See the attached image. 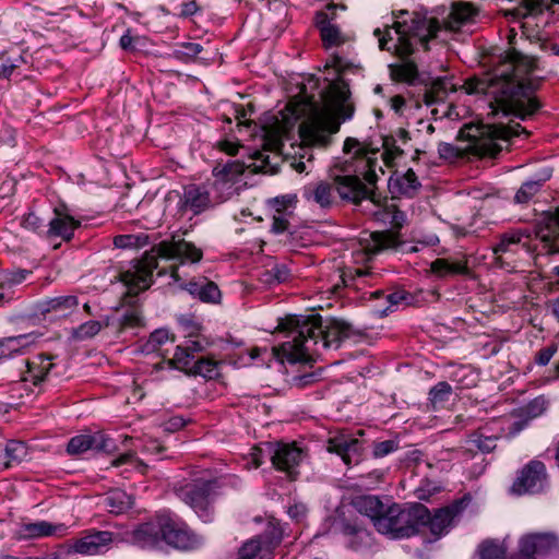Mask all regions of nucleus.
<instances>
[{
    "instance_id": "f257e3e1",
    "label": "nucleus",
    "mask_w": 559,
    "mask_h": 559,
    "mask_svg": "<svg viewBox=\"0 0 559 559\" xmlns=\"http://www.w3.org/2000/svg\"><path fill=\"white\" fill-rule=\"evenodd\" d=\"M507 59L491 73L483 78L466 80L462 86L466 94H484L490 100L492 114L514 116L522 120L535 114L539 104L531 94L537 88V82L532 79L536 68L535 59L520 52L513 41L516 34L511 31Z\"/></svg>"
},
{
    "instance_id": "f03ea898",
    "label": "nucleus",
    "mask_w": 559,
    "mask_h": 559,
    "mask_svg": "<svg viewBox=\"0 0 559 559\" xmlns=\"http://www.w3.org/2000/svg\"><path fill=\"white\" fill-rule=\"evenodd\" d=\"M287 332L288 341L280 348L273 347L272 355L286 358L289 362H311L321 349L338 348L349 337L350 326L343 321L328 320L324 324L318 314L287 316L277 326Z\"/></svg>"
},
{
    "instance_id": "7ed1b4c3",
    "label": "nucleus",
    "mask_w": 559,
    "mask_h": 559,
    "mask_svg": "<svg viewBox=\"0 0 559 559\" xmlns=\"http://www.w3.org/2000/svg\"><path fill=\"white\" fill-rule=\"evenodd\" d=\"M202 255L201 249L183 239L162 241L141 260L132 262L127 270L121 271L118 277L130 295H136L151 286L153 271L157 267V258L177 260L182 264L199 262Z\"/></svg>"
},
{
    "instance_id": "20e7f679",
    "label": "nucleus",
    "mask_w": 559,
    "mask_h": 559,
    "mask_svg": "<svg viewBox=\"0 0 559 559\" xmlns=\"http://www.w3.org/2000/svg\"><path fill=\"white\" fill-rule=\"evenodd\" d=\"M439 31L440 24L433 17L417 16L412 20L411 25L400 22L394 23L397 41L393 48L402 61L389 66L390 76L393 81L412 84L416 80L418 75L417 66L407 59L414 51L412 40L418 39L419 43L426 45L429 39L437 36Z\"/></svg>"
},
{
    "instance_id": "39448f33",
    "label": "nucleus",
    "mask_w": 559,
    "mask_h": 559,
    "mask_svg": "<svg viewBox=\"0 0 559 559\" xmlns=\"http://www.w3.org/2000/svg\"><path fill=\"white\" fill-rule=\"evenodd\" d=\"M348 97L349 92L345 87H332L331 111L322 112L300 124V138L306 145L325 146L330 136L338 131L341 122L353 117L354 106Z\"/></svg>"
},
{
    "instance_id": "423d86ee",
    "label": "nucleus",
    "mask_w": 559,
    "mask_h": 559,
    "mask_svg": "<svg viewBox=\"0 0 559 559\" xmlns=\"http://www.w3.org/2000/svg\"><path fill=\"white\" fill-rule=\"evenodd\" d=\"M159 535L168 545L179 549H195L203 544L201 536L171 519H160L157 525L153 523L142 524L134 531L132 540L142 547H148L157 543Z\"/></svg>"
},
{
    "instance_id": "0eeeda50",
    "label": "nucleus",
    "mask_w": 559,
    "mask_h": 559,
    "mask_svg": "<svg viewBox=\"0 0 559 559\" xmlns=\"http://www.w3.org/2000/svg\"><path fill=\"white\" fill-rule=\"evenodd\" d=\"M426 519V507L423 504L408 509L392 504L386 508L380 519L376 520L374 527L380 534L388 535L390 538H407L420 533V522Z\"/></svg>"
},
{
    "instance_id": "6e6552de",
    "label": "nucleus",
    "mask_w": 559,
    "mask_h": 559,
    "mask_svg": "<svg viewBox=\"0 0 559 559\" xmlns=\"http://www.w3.org/2000/svg\"><path fill=\"white\" fill-rule=\"evenodd\" d=\"M178 498L188 504L203 522L213 520V484L210 481L189 483L176 491Z\"/></svg>"
},
{
    "instance_id": "1a4fd4ad",
    "label": "nucleus",
    "mask_w": 559,
    "mask_h": 559,
    "mask_svg": "<svg viewBox=\"0 0 559 559\" xmlns=\"http://www.w3.org/2000/svg\"><path fill=\"white\" fill-rule=\"evenodd\" d=\"M122 540L119 534L108 531L90 530L80 538L72 540L69 550L83 556H96L106 552L110 546Z\"/></svg>"
},
{
    "instance_id": "9d476101",
    "label": "nucleus",
    "mask_w": 559,
    "mask_h": 559,
    "mask_svg": "<svg viewBox=\"0 0 559 559\" xmlns=\"http://www.w3.org/2000/svg\"><path fill=\"white\" fill-rule=\"evenodd\" d=\"M361 251L356 252V261H369L373 255L389 249L399 250L403 242L399 231L383 230L365 234L360 238Z\"/></svg>"
},
{
    "instance_id": "9b49d317",
    "label": "nucleus",
    "mask_w": 559,
    "mask_h": 559,
    "mask_svg": "<svg viewBox=\"0 0 559 559\" xmlns=\"http://www.w3.org/2000/svg\"><path fill=\"white\" fill-rule=\"evenodd\" d=\"M283 531L281 527L271 525L266 536H258L249 539L239 549V556L246 559H270L272 549L281 542Z\"/></svg>"
},
{
    "instance_id": "f8f14e48",
    "label": "nucleus",
    "mask_w": 559,
    "mask_h": 559,
    "mask_svg": "<svg viewBox=\"0 0 559 559\" xmlns=\"http://www.w3.org/2000/svg\"><path fill=\"white\" fill-rule=\"evenodd\" d=\"M546 467L540 461H531L512 485V491L518 495L533 493L543 489L546 483Z\"/></svg>"
},
{
    "instance_id": "ddd939ff",
    "label": "nucleus",
    "mask_w": 559,
    "mask_h": 559,
    "mask_svg": "<svg viewBox=\"0 0 559 559\" xmlns=\"http://www.w3.org/2000/svg\"><path fill=\"white\" fill-rule=\"evenodd\" d=\"M304 457L302 449L297 447L296 443H277L272 449L271 461L276 469L295 478L298 474L297 468Z\"/></svg>"
},
{
    "instance_id": "4468645a",
    "label": "nucleus",
    "mask_w": 559,
    "mask_h": 559,
    "mask_svg": "<svg viewBox=\"0 0 559 559\" xmlns=\"http://www.w3.org/2000/svg\"><path fill=\"white\" fill-rule=\"evenodd\" d=\"M474 134H468L473 139L484 138L488 139L490 143L488 144V153L493 155L500 148L497 146L493 141L496 140H509L513 136H519L521 133L527 134L526 130L521 127L520 123H513V124H502V123H487L483 124L479 128H475ZM487 145V143H484V146Z\"/></svg>"
},
{
    "instance_id": "2eb2a0df",
    "label": "nucleus",
    "mask_w": 559,
    "mask_h": 559,
    "mask_svg": "<svg viewBox=\"0 0 559 559\" xmlns=\"http://www.w3.org/2000/svg\"><path fill=\"white\" fill-rule=\"evenodd\" d=\"M333 183L340 198L343 200L358 204L369 198L371 201L377 202L376 194L367 188L358 176H335Z\"/></svg>"
},
{
    "instance_id": "dca6fc26",
    "label": "nucleus",
    "mask_w": 559,
    "mask_h": 559,
    "mask_svg": "<svg viewBox=\"0 0 559 559\" xmlns=\"http://www.w3.org/2000/svg\"><path fill=\"white\" fill-rule=\"evenodd\" d=\"M328 451L340 455L347 465L357 464L361 460L362 442L350 435L340 433L328 440Z\"/></svg>"
},
{
    "instance_id": "f3484780",
    "label": "nucleus",
    "mask_w": 559,
    "mask_h": 559,
    "mask_svg": "<svg viewBox=\"0 0 559 559\" xmlns=\"http://www.w3.org/2000/svg\"><path fill=\"white\" fill-rule=\"evenodd\" d=\"M558 539L548 533L527 534L520 539L519 552L524 559H531L534 555H543L556 549Z\"/></svg>"
},
{
    "instance_id": "a211bd4d",
    "label": "nucleus",
    "mask_w": 559,
    "mask_h": 559,
    "mask_svg": "<svg viewBox=\"0 0 559 559\" xmlns=\"http://www.w3.org/2000/svg\"><path fill=\"white\" fill-rule=\"evenodd\" d=\"M111 440L102 432L82 433L70 439L67 451L71 455H80L88 450L106 451L114 450Z\"/></svg>"
},
{
    "instance_id": "6ab92c4d",
    "label": "nucleus",
    "mask_w": 559,
    "mask_h": 559,
    "mask_svg": "<svg viewBox=\"0 0 559 559\" xmlns=\"http://www.w3.org/2000/svg\"><path fill=\"white\" fill-rule=\"evenodd\" d=\"M461 511V503H455L451 507L439 509L432 516L426 508L427 519L420 522V532L424 528H429L433 535V540L447 534L452 524L454 516Z\"/></svg>"
},
{
    "instance_id": "aec40b11",
    "label": "nucleus",
    "mask_w": 559,
    "mask_h": 559,
    "mask_svg": "<svg viewBox=\"0 0 559 559\" xmlns=\"http://www.w3.org/2000/svg\"><path fill=\"white\" fill-rule=\"evenodd\" d=\"M336 9L345 10V7L332 4L326 8V11L317 14V25L320 28L321 38L326 48L340 46L345 41L344 35L332 23Z\"/></svg>"
},
{
    "instance_id": "412c9836",
    "label": "nucleus",
    "mask_w": 559,
    "mask_h": 559,
    "mask_svg": "<svg viewBox=\"0 0 559 559\" xmlns=\"http://www.w3.org/2000/svg\"><path fill=\"white\" fill-rule=\"evenodd\" d=\"M69 532V526L63 523L52 524L47 521H38L34 523H23L19 528L20 538H41V537H62Z\"/></svg>"
},
{
    "instance_id": "4be33fe9",
    "label": "nucleus",
    "mask_w": 559,
    "mask_h": 559,
    "mask_svg": "<svg viewBox=\"0 0 559 559\" xmlns=\"http://www.w3.org/2000/svg\"><path fill=\"white\" fill-rule=\"evenodd\" d=\"M245 171V164L238 160H228L225 164H217L213 168L215 177L214 185L217 189H229L235 185Z\"/></svg>"
},
{
    "instance_id": "5701e85b",
    "label": "nucleus",
    "mask_w": 559,
    "mask_h": 559,
    "mask_svg": "<svg viewBox=\"0 0 559 559\" xmlns=\"http://www.w3.org/2000/svg\"><path fill=\"white\" fill-rule=\"evenodd\" d=\"M302 198L321 209H329L334 203L333 186L326 181H317L304 187Z\"/></svg>"
},
{
    "instance_id": "b1692460",
    "label": "nucleus",
    "mask_w": 559,
    "mask_h": 559,
    "mask_svg": "<svg viewBox=\"0 0 559 559\" xmlns=\"http://www.w3.org/2000/svg\"><path fill=\"white\" fill-rule=\"evenodd\" d=\"M536 237L546 243L550 252H559V212L546 215L537 225Z\"/></svg>"
},
{
    "instance_id": "393cba45",
    "label": "nucleus",
    "mask_w": 559,
    "mask_h": 559,
    "mask_svg": "<svg viewBox=\"0 0 559 559\" xmlns=\"http://www.w3.org/2000/svg\"><path fill=\"white\" fill-rule=\"evenodd\" d=\"M185 288L190 295L203 302L217 304L222 298L218 286L205 277L190 281Z\"/></svg>"
},
{
    "instance_id": "a878e982",
    "label": "nucleus",
    "mask_w": 559,
    "mask_h": 559,
    "mask_svg": "<svg viewBox=\"0 0 559 559\" xmlns=\"http://www.w3.org/2000/svg\"><path fill=\"white\" fill-rule=\"evenodd\" d=\"M37 336L23 334L7 337L0 341V360L11 358L16 354H24L27 348L35 344Z\"/></svg>"
},
{
    "instance_id": "bb28decb",
    "label": "nucleus",
    "mask_w": 559,
    "mask_h": 559,
    "mask_svg": "<svg viewBox=\"0 0 559 559\" xmlns=\"http://www.w3.org/2000/svg\"><path fill=\"white\" fill-rule=\"evenodd\" d=\"M420 188V182L413 169L403 174H395L389 180V189L393 194L413 197Z\"/></svg>"
},
{
    "instance_id": "cd10ccee",
    "label": "nucleus",
    "mask_w": 559,
    "mask_h": 559,
    "mask_svg": "<svg viewBox=\"0 0 559 559\" xmlns=\"http://www.w3.org/2000/svg\"><path fill=\"white\" fill-rule=\"evenodd\" d=\"M79 223L68 214L55 210V217L49 222V228L46 231L47 237H61L63 240H70Z\"/></svg>"
},
{
    "instance_id": "c85d7f7f",
    "label": "nucleus",
    "mask_w": 559,
    "mask_h": 559,
    "mask_svg": "<svg viewBox=\"0 0 559 559\" xmlns=\"http://www.w3.org/2000/svg\"><path fill=\"white\" fill-rule=\"evenodd\" d=\"M50 360L51 357L43 354L37 355L31 360H27V370L23 377V380L31 381L35 385L39 384L52 367V362Z\"/></svg>"
},
{
    "instance_id": "c756f323",
    "label": "nucleus",
    "mask_w": 559,
    "mask_h": 559,
    "mask_svg": "<svg viewBox=\"0 0 559 559\" xmlns=\"http://www.w3.org/2000/svg\"><path fill=\"white\" fill-rule=\"evenodd\" d=\"M475 15L476 9L473 4L468 2L453 3L447 25L452 31L459 29L462 24L469 22Z\"/></svg>"
},
{
    "instance_id": "7c9ffc66",
    "label": "nucleus",
    "mask_w": 559,
    "mask_h": 559,
    "mask_svg": "<svg viewBox=\"0 0 559 559\" xmlns=\"http://www.w3.org/2000/svg\"><path fill=\"white\" fill-rule=\"evenodd\" d=\"M79 306L75 296H59L50 298L43 304V312H56L60 316H67Z\"/></svg>"
},
{
    "instance_id": "2f4dec72",
    "label": "nucleus",
    "mask_w": 559,
    "mask_h": 559,
    "mask_svg": "<svg viewBox=\"0 0 559 559\" xmlns=\"http://www.w3.org/2000/svg\"><path fill=\"white\" fill-rule=\"evenodd\" d=\"M454 84L448 80L438 78L435 80L430 86V88L425 93V103L427 105H432L439 102H443L449 92H453Z\"/></svg>"
},
{
    "instance_id": "473e14b6",
    "label": "nucleus",
    "mask_w": 559,
    "mask_h": 559,
    "mask_svg": "<svg viewBox=\"0 0 559 559\" xmlns=\"http://www.w3.org/2000/svg\"><path fill=\"white\" fill-rule=\"evenodd\" d=\"M522 239L520 231H511L501 235L499 242L493 247L496 263L502 266L501 254L514 252Z\"/></svg>"
},
{
    "instance_id": "72a5a7b5",
    "label": "nucleus",
    "mask_w": 559,
    "mask_h": 559,
    "mask_svg": "<svg viewBox=\"0 0 559 559\" xmlns=\"http://www.w3.org/2000/svg\"><path fill=\"white\" fill-rule=\"evenodd\" d=\"M131 497L122 490H112L105 498V506L110 513L120 514L132 507Z\"/></svg>"
},
{
    "instance_id": "f704fd0d",
    "label": "nucleus",
    "mask_w": 559,
    "mask_h": 559,
    "mask_svg": "<svg viewBox=\"0 0 559 559\" xmlns=\"http://www.w3.org/2000/svg\"><path fill=\"white\" fill-rule=\"evenodd\" d=\"M358 508L359 511L369 516L373 523L376 520L380 519L386 510L381 500L376 496H365L360 498Z\"/></svg>"
},
{
    "instance_id": "c9c22d12",
    "label": "nucleus",
    "mask_w": 559,
    "mask_h": 559,
    "mask_svg": "<svg viewBox=\"0 0 559 559\" xmlns=\"http://www.w3.org/2000/svg\"><path fill=\"white\" fill-rule=\"evenodd\" d=\"M186 204L194 212H200L210 203L209 193L197 186H190L185 191Z\"/></svg>"
},
{
    "instance_id": "e433bc0d",
    "label": "nucleus",
    "mask_w": 559,
    "mask_h": 559,
    "mask_svg": "<svg viewBox=\"0 0 559 559\" xmlns=\"http://www.w3.org/2000/svg\"><path fill=\"white\" fill-rule=\"evenodd\" d=\"M468 449H477L481 452H490L497 445V437L486 436L483 431L475 432L467 439Z\"/></svg>"
},
{
    "instance_id": "4c0bfd02",
    "label": "nucleus",
    "mask_w": 559,
    "mask_h": 559,
    "mask_svg": "<svg viewBox=\"0 0 559 559\" xmlns=\"http://www.w3.org/2000/svg\"><path fill=\"white\" fill-rule=\"evenodd\" d=\"M452 388L448 382H438L429 392V401L435 409L441 407L450 400Z\"/></svg>"
},
{
    "instance_id": "58836bf2",
    "label": "nucleus",
    "mask_w": 559,
    "mask_h": 559,
    "mask_svg": "<svg viewBox=\"0 0 559 559\" xmlns=\"http://www.w3.org/2000/svg\"><path fill=\"white\" fill-rule=\"evenodd\" d=\"M431 271L439 275L445 276L448 274H462L466 271V266L462 263H451L445 259H437L431 263Z\"/></svg>"
},
{
    "instance_id": "ea45409f",
    "label": "nucleus",
    "mask_w": 559,
    "mask_h": 559,
    "mask_svg": "<svg viewBox=\"0 0 559 559\" xmlns=\"http://www.w3.org/2000/svg\"><path fill=\"white\" fill-rule=\"evenodd\" d=\"M191 349L193 352H198L201 349V346L197 342H193V347L177 346L176 352L174 354V359H173L175 365L177 366V368L185 369V368H189L191 366L192 359H193V356L190 353Z\"/></svg>"
},
{
    "instance_id": "a19ab883",
    "label": "nucleus",
    "mask_w": 559,
    "mask_h": 559,
    "mask_svg": "<svg viewBox=\"0 0 559 559\" xmlns=\"http://www.w3.org/2000/svg\"><path fill=\"white\" fill-rule=\"evenodd\" d=\"M193 370L197 374L206 379H215L218 374V364L209 358H201L193 364Z\"/></svg>"
},
{
    "instance_id": "79ce46f5",
    "label": "nucleus",
    "mask_w": 559,
    "mask_h": 559,
    "mask_svg": "<svg viewBox=\"0 0 559 559\" xmlns=\"http://www.w3.org/2000/svg\"><path fill=\"white\" fill-rule=\"evenodd\" d=\"M383 159L386 165H391L397 157L403 154V150L396 144L394 136H384L382 140Z\"/></svg>"
},
{
    "instance_id": "37998d69",
    "label": "nucleus",
    "mask_w": 559,
    "mask_h": 559,
    "mask_svg": "<svg viewBox=\"0 0 559 559\" xmlns=\"http://www.w3.org/2000/svg\"><path fill=\"white\" fill-rule=\"evenodd\" d=\"M108 322L105 323L107 325ZM104 326L100 321L92 320L82 323L75 331L74 336L79 340L90 338L95 336Z\"/></svg>"
},
{
    "instance_id": "c03bdc74",
    "label": "nucleus",
    "mask_w": 559,
    "mask_h": 559,
    "mask_svg": "<svg viewBox=\"0 0 559 559\" xmlns=\"http://www.w3.org/2000/svg\"><path fill=\"white\" fill-rule=\"evenodd\" d=\"M169 341V332L166 329H157L151 333L147 342L144 345L146 352H155L163 344Z\"/></svg>"
},
{
    "instance_id": "a18cd8bd",
    "label": "nucleus",
    "mask_w": 559,
    "mask_h": 559,
    "mask_svg": "<svg viewBox=\"0 0 559 559\" xmlns=\"http://www.w3.org/2000/svg\"><path fill=\"white\" fill-rule=\"evenodd\" d=\"M539 181H527L518 190L514 200L516 203H526L539 191Z\"/></svg>"
},
{
    "instance_id": "49530a36",
    "label": "nucleus",
    "mask_w": 559,
    "mask_h": 559,
    "mask_svg": "<svg viewBox=\"0 0 559 559\" xmlns=\"http://www.w3.org/2000/svg\"><path fill=\"white\" fill-rule=\"evenodd\" d=\"M385 214L388 215V219L390 224L395 229H400L406 223V215L404 212L397 210L394 204H390L385 206Z\"/></svg>"
},
{
    "instance_id": "de8ad7c7",
    "label": "nucleus",
    "mask_w": 559,
    "mask_h": 559,
    "mask_svg": "<svg viewBox=\"0 0 559 559\" xmlns=\"http://www.w3.org/2000/svg\"><path fill=\"white\" fill-rule=\"evenodd\" d=\"M297 201V197L294 194H287L277 197L273 200V207L276 213H287L289 214V209L294 207Z\"/></svg>"
},
{
    "instance_id": "09e8293b",
    "label": "nucleus",
    "mask_w": 559,
    "mask_h": 559,
    "mask_svg": "<svg viewBox=\"0 0 559 559\" xmlns=\"http://www.w3.org/2000/svg\"><path fill=\"white\" fill-rule=\"evenodd\" d=\"M21 225L27 230L40 233L44 227V221L34 212H28L23 216Z\"/></svg>"
},
{
    "instance_id": "8fccbe9b",
    "label": "nucleus",
    "mask_w": 559,
    "mask_h": 559,
    "mask_svg": "<svg viewBox=\"0 0 559 559\" xmlns=\"http://www.w3.org/2000/svg\"><path fill=\"white\" fill-rule=\"evenodd\" d=\"M397 448H399V444L394 440H385V441L376 442L373 444L372 454L374 457H383V456L396 451Z\"/></svg>"
},
{
    "instance_id": "3c124183",
    "label": "nucleus",
    "mask_w": 559,
    "mask_h": 559,
    "mask_svg": "<svg viewBox=\"0 0 559 559\" xmlns=\"http://www.w3.org/2000/svg\"><path fill=\"white\" fill-rule=\"evenodd\" d=\"M265 275L267 276L264 280L266 283H283L288 278L289 272L285 265H274Z\"/></svg>"
},
{
    "instance_id": "603ef678",
    "label": "nucleus",
    "mask_w": 559,
    "mask_h": 559,
    "mask_svg": "<svg viewBox=\"0 0 559 559\" xmlns=\"http://www.w3.org/2000/svg\"><path fill=\"white\" fill-rule=\"evenodd\" d=\"M531 13L542 12L544 9H550L552 4L559 3V0H519Z\"/></svg>"
},
{
    "instance_id": "864d4df0",
    "label": "nucleus",
    "mask_w": 559,
    "mask_h": 559,
    "mask_svg": "<svg viewBox=\"0 0 559 559\" xmlns=\"http://www.w3.org/2000/svg\"><path fill=\"white\" fill-rule=\"evenodd\" d=\"M142 324L143 319L135 310H130L126 312L120 320V325L122 330L138 328L141 326Z\"/></svg>"
},
{
    "instance_id": "5fc2aeb1",
    "label": "nucleus",
    "mask_w": 559,
    "mask_h": 559,
    "mask_svg": "<svg viewBox=\"0 0 559 559\" xmlns=\"http://www.w3.org/2000/svg\"><path fill=\"white\" fill-rule=\"evenodd\" d=\"M353 151L357 157H366L368 154V150L364 143H360L354 138H347L344 142V152L350 153Z\"/></svg>"
},
{
    "instance_id": "6e6d98bb",
    "label": "nucleus",
    "mask_w": 559,
    "mask_h": 559,
    "mask_svg": "<svg viewBox=\"0 0 559 559\" xmlns=\"http://www.w3.org/2000/svg\"><path fill=\"white\" fill-rule=\"evenodd\" d=\"M548 406V402L543 396L536 397L527 406V414L532 417L542 415Z\"/></svg>"
},
{
    "instance_id": "4d7b16f0",
    "label": "nucleus",
    "mask_w": 559,
    "mask_h": 559,
    "mask_svg": "<svg viewBox=\"0 0 559 559\" xmlns=\"http://www.w3.org/2000/svg\"><path fill=\"white\" fill-rule=\"evenodd\" d=\"M288 228V214L276 213L273 216L272 230L276 234H281Z\"/></svg>"
},
{
    "instance_id": "13d9d810",
    "label": "nucleus",
    "mask_w": 559,
    "mask_h": 559,
    "mask_svg": "<svg viewBox=\"0 0 559 559\" xmlns=\"http://www.w3.org/2000/svg\"><path fill=\"white\" fill-rule=\"evenodd\" d=\"M556 350V346H548L540 349L536 355V362L540 366H546L555 355Z\"/></svg>"
},
{
    "instance_id": "bf43d9fd",
    "label": "nucleus",
    "mask_w": 559,
    "mask_h": 559,
    "mask_svg": "<svg viewBox=\"0 0 559 559\" xmlns=\"http://www.w3.org/2000/svg\"><path fill=\"white\" fill-rule=\"evenodd\" d=\"M373 34L379 39L381 50H391V47L388 46V41L393 39L390 28H386L384 33L380 28H376Z\"/></svg>"
},
{
    "instance_id": "052dcab7",
    "label": "nucleus",
    "mask_w": 559,
    "mask_h": 559,
    "mask_svg": "<svg viewBox=\"0 0 559 559\" xmlns=\"http://www.w3.org/2000/svg\"><path fill=\"white\" fill-rule=\"evenodd\" d=\"M307 512V508L304 503H294L288 508V515L296 521H299L305 516Z\"/></svg>"
},
{
    "instance_id": "680f3d73",
    "label": "nucleus",
    "mask_w": 559,
    "mask_h": 559,
    "mask_svg": "<svg viewBox=\"0 0 559 559\" xmlns=\"http://www.w3.org/2000/svg\"><path fill=\"white\" fill-rule=\"evenodd\" d=\"M114 245L117 248H130L134 246V236L132 235H119L114 238Z\"/></svg>"
},
{
    "instance_id": "e2e57ef3",
    "label": "nucleus",
    "mask_w": 559,
    "mask_h": 559,
    "mask_svg": "<svg viewBox=\"0 0 559 559\" xmlns=\"http://www.w3.org/2000/svg\"><path fill=\"white\" fill-rule=\"evenodd\" d=\"M218 147L221 151L234 156L238 153L239 144L230 141H222L218 143Z\"/></svg>"
},
{
    "instance_id": "0e129e2a",
    "label": "nucleus",
    "mask_w": 559,
    "mask_h": 559,
    "mask_svg": "<svg viewBox=\"0 0 559 559\" xmlns=\"http://www.w3.org/2000/svg\"><path fill=\"white\" fill-rule=\"evenodd\" d=\"M391 108L399 115L402 114V109L405 106V99L401 95H395L390 99Z\"/></svg>"
},
{
    "instance_id": "69168bd1",
    "label": "nucleus",
    "mask_w": 559,
    "mask_h": 559,
    "mask_svg": "<svg viewBox=\"0 0 559 559\" xmlns=\"http://www.w3.org/2000/svg\"><path fill=\"white\" fill-rule=\"evenodd\" d=\"M438 152L440 156L444 158H449L455 155L454 146L449 143H440L438 146Z\"/></svg>"
},
{
    "instance_id": "338daca9",
    "label": "nucleus",
    "mask_w": 559,
    "mask_h": 559,
    "mask_svg": "<svg viewBox=\"0 0 559 559\" xmlns=\"http://www.w3.org/2000/svg\"><path fill=\"white\" fill-rule=\"evenodd\" d=\"M29 274L31 272L27 270H17L11 273L10 281L14 284H20L24 282Z\"/></svg>"
},
{
    "instance_id": "774afa93",
    "label": "nucleus",
    "mask_w": 559,
    "mask_h": 559,
    "mask_svg": "<svg viewBox=\"0 0 559 559\" xmlns=\"http://www.w3.org/2000/svg\"><path fill=\"white\" fill-rule=\"evenodd\" d=\"M197 11H198L197 3L194 1H189V2L182 3L180 14L182 16H190V15L194 14Z\"/></svg>"
}]
</instances>
